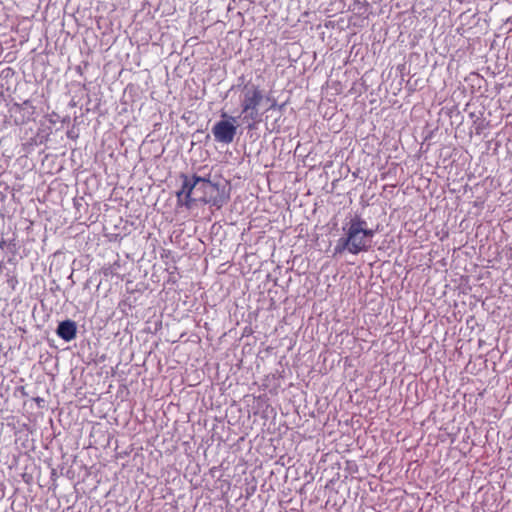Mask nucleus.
Segmentation results:
<instances>
[{"label": "nucleus", "instance_id": "obj_3", "mask_svg": "<svg viewBox=\"0 0 512 512\" xmlns=\"http://www.w3.org/2000/svg\"><path fill=\"white\" fill-rule=\"evenodd\" d=\"M183 178V185L181 190L177 193L179 201H182L184 196L185 200L183 204L186 207H190L191 203L196 199H192L191 195L193 191L201 190L203 193H207L210 190H218V185L213 184L209 179L194 175L192 179H189L186 175L181 176Z\"/></svg>", "mask_w": 512, "mask_h": 512}, {"label": "nucleus", "instance_id": "obj_6", "mask_svg": "<svg viewBox=\"0 0 512 512\" xmlns=\"http://www.w3.org/2000/svg\"><path fill=\"white\" fill-rule=\"evenodd\" d=\"M56 333L64 341H72L75 339L77 334V325L72 320L62 321L59 323Z\"/></svg>", "mask_w": 512, "mask_h": 512}, {"label": "nucleus", "instance_id": "obj_4", "mask_svg": "<svg viewBox=\"0 0 512 512\" xmlns=\"http://www.w3.org/2000/svg\"><path fill=\"white\" fill-rule=\"evenodd\" d=\"M230 120L219 121L213 126L212 134L217 142L229 144L234 140L237 131V127L234 124L236 117H230Z\"/></svg>", "mask_w": 512, "mask_h": 512}, {"label": "nucleus", "instance_id": "obj_5", "mask_svg": "<svg viewBox=\"0 0 512 512\" xmlns=\"http://www.w3.org/2000/svg\"><path fill=\"white\" fill-rule=\"evenodd\" d=\"M228 197L225 195L223 191L218 190H210L207 193H203V196L199 198L200 201L211 204L216 208H221L226 202Z\"/></svg>", "mask_w": 512, "mask_h": 512}, {"label": "nucleus", "instance_id": "obj_2", "mask_svg": "<svg viewBox=\"0 0 512 512\" xmlns=\"http://www.w3.org/2000/svg\"><path fill=\"white\" fill-rule=\"evenodd\" d=\"M264 98L262 90L255 84H246L241 93V114L242 121L247 123L248 129H254L256 124L261 121L259 105Z\"/></svg>", "mask_w": 512, "mask_h": 512}, {"label": "nucleus", "instance_id": "obj_1", "mask_svg": "<svg viewBox=\"0 0 512 512\" xmlns=\"http://www.w3.org/2000/svg\"><path fill=\"white\" fill-rule=\"evenodd\" d=\"M344 235L337 240L334 255L345 251L352 255L367 252L372 246L375 231L367 227V222L359 215L352 217L343 226Z\"/></svg>", "mask_w": 512, "mask_h": 512}]
</instances>
